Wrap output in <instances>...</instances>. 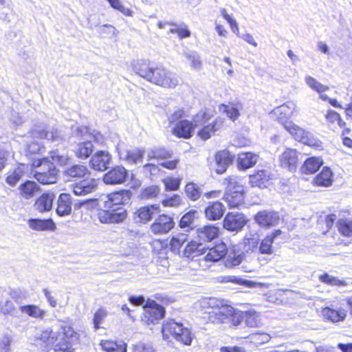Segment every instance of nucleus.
<instances>
[{
  "label": "nucleus",
  "mask_w": 352,
  "mask_h": 352,
  "mask_svg": "<svg viewBox=\"0 0 352 352\" xmlns=\"http://www.w3.org/2000/svg\"><path fill=\"white\" fill-rule=\"evenodd\" d=\"M131 65L135 74L154 85L174 89L179 84L177 74L161 65L151 66L143 60H133Z\"/></svg>",
  "instance_id": "nucleus-1"
},
{
  "label": "nucleus",
  "mask_w": 352,
  "mask_h": 352,
  "mask_svg": "<svg viewBox=\"0 0 352 352\" xmlns=\"http://www.w3.org/2000/svg\"><path fill=\"white\" fill-rule=\"evenodd\" d=\"M200 318L206 323L221 324L228 323L234 314V309L224 300L205 298L198 302Z\"/></svg>",
  "instance_id": "nucleus-2"
},
{
  "label": "nucleus",
  "mask_w": 352,
  "mask_h": 352,
  "mask_svg": "<svg viewBox=\"0 0 352 352\" xmlns=\"http://www.w3.org/2000/svg\"><path fill=\"white\" fill-rule=\"evenodd\" d=\"M69 160L67 155L58 150L52 151L47 157L35 160L32 166L36 168L34 177L43 184H54L58 175L54 164L65 165Z\"/></svg>",
  "instance_id": "nucleus-3"
},
{
  "label": "nucleus",
  "mask_w": 352,
  "mask_h": 352,
  "mask_svg": "<svg viewBox=\"0 0 352 352\" xmlns=\"http://www.w3.org/2000/svg\"><path fill=\"white\" fill-rule=\"evenodd\" d=\"M225 182L227 187L223 199L228 206L235 208L242 205L245 194L243 180L238 177L230 176L225 179Z\"/></svg>",
  "instance_id": "nucleus-4"
},
{
  "label": "nucleus",
  "mask_w": 352,
  "mask_h": 352,
  "mask_svg": "<svg viewBox=\"0 0 352 352\" xmlns=\"http://www.w3.org/2000/svg\"><path fill=\"white\" fill-rule=\"evenodd\" d=\"M63 340L61 334L50 329L42 331L36 336L37 344H43L45 346H54V352H73L68 343Z\"/></svg>",
  "instance_id": "nucleus-5"
},
{
  "label": "nucleus",
  "mask_w": 352,
  "mask_h": 352,
  "mask_svg": "<svg viewBox=\"0 0 352 352\" xmlns=\"http://www.w3.org/2000/svg\"><path fill=\"white\" fill-rule=\"evenodd\" d=\"M285 129L298 142L315 148L321 146V142L316 139L311 133L294 123L287 124Z\"/></svg>",
  "instance_id": "nucleus-6"
},
{
  "label": "nucleus",
  "mask_w": 352,
  "mask_h": 352,
  "mask_svg": "<svg viewBox=\"0 0 352 352\" xmlns=\"http://www.w3.org/2000/svg\"><path fill=\"white\" fill-rule=\"evenodd\" d=\"M127 213L125 209H113L106 208L98 210L97 217L101 223L113 224L122 223L126 218Z\"/></svg>",
  "instance_id": "nucleus-7"
},
{
  "label": "nucleus",
  "mask_w": 352,
  "mask_h": 352,
  "mask_svg": "<svg viewBox=\"0 0 352 352\" xmlns=\"http://www.w3.org/2000/svg\"><path fill=\"white\" fill-rule=\"evenodd\" d=\"M132 193L129 190H122L113 192L107 197L103 202V206L113 209H124L121 205L127 204L131 199Z\"/></svg>",
  "instance_id": "nucleus-8"
},
{
  "label": "nucleus",
  "mask_w": 352,
  "mask_h": 352,
  "mask_svg": "<svg viewBox=\"0 0 352 352\" xmlns=\"http://www.w3.org/2000/svg\"><path fill=\"white\" fill-rule=\"evenodd\" d=\"M111 162V155L107 151H98L91 157L89 164L91 168L98 171L106 170Z\"/></svg>",
  "instance_id": "nucleus-9"
},
{
  "label": "nucleus",
  "mask_w": 352,
  "mask_h": 352,
  "mask_svg": "<svg viewBox=\"0 0 352 352\" xmlns=\"http://www.w3.org/2000/svg\"><path fill=\"white\" fill-rule=\"evenodd\" d=\"M127 175L128 171L124 167L117 166L104 175L103 182L110 185L122 184L125 182Z\"/></svg>",
  "instance_id": "nucleus-10"
},
{
  "label": "nucleus",
  "mask_w": 352,
  "mask_h": 352,
  "mask_svg": "<svg viewBox=\"0 0 352 352\" xmlns=\"http://www.w3.org/2000/svg\"><path fill=\"white\" fill-rule=\"evenodd\" d=\"M175 223L171 217L167 214H161L151 226V230L155 234H164L171 230Z\"/></svg>",
  "instance_id": "nucleus-11"
},
{
  "label": "nucleus",
  "mask_w": 352,
  "mask_h": 352,
  "mask_svg": "<svg viewBox=\"0 0 352 352\" xmlns=\"http://www.w3.org/2000/svg\"><path fill=\"white\" fill-rule=\"evenodd\" d=\"M300 155L296 149L287 148L280 155V166L290 171L295 170L299 164Z\"/></svg>",
  "instance_id": "nucleus-12"
},
{
  "label": "nucleus",
  "mask_w": 352,
  "mask_h": 352,
  "mask_svg": "<svg viewBox=\"0 0 352 352\" xmlns=\"http://www.w3.org/2000/svg\"><path fill=\"white\" fill-rule=\"evenodd\" d=\"M246 223L245 216L239 212H229L223 220V227L230 231L241 230Z\"/></svg>",
  "instance_id": "nucleus-13"
},
{
  "label": "nucleus",
  "mask_w": 352,
  "mask_h": 352,
  "mask_svg": "<svg viewBox=\"0 0 352 352\" xmlns=\"http://www.w3.org/2000/svg\"><path fill=\"white\" fill-rule=\"evenodd\" d=\"M116 148L120 159L128 164H136L141 162L143 158L144 151L140 148L126 149L120 145Z\"/></svg>",
  "instance_id": "nucleus-14"
},
{
  "label": "nucleus",
  "mask_w": 352,
  "mask_h": 352,
  "mask_svg": "<svg viewBox=\"0 0 352 352\" xmlns=\"http://www.w3.org/2000/svg\"><path fill=\"white\" fill-rule=\"evenodd\" d=\"M294 106L293 103L289 102L275 108L272 112L277 121L283 124L285 129L286 128L287 124L292 123V122L288 121V120L293 114L294 109Z\"/></svg>",
  "instance_id": "nucleus-15"
},
{
  "label": "nucleus",
  "mask_w": 352,
  "mask_h": 352,
  "mask_svg": "<svg viewBox=\"0 0 352 352\" xmlns=\"http://www.w3.org/2000/svg\"><path fill=\"white\" fill-rule=\"evenodd\" d=\"M254 220L261 226L270 228L278 223L279 216L274 211L263 210L255 215Z\"/></svg>",
  "instance_id": "nucleus-16"
},
{
  "label": "nucleus",
  "mask_w": 352,
  "mask_h": 352,
  "mask_svg": "<svg viewBox=\"0 0 352 352\" xmlns=\"http://www.w3.org/2000/svg\"><path fill=\"white\" fill-rule=\"evenodd\" d=\"M98 180L93 178L86 179L73 185V192L76 195H86L96 190Z\"/></svg>",
  "instance_id": "nucleus-17"
},
{
  "label": "nucleus",
  "mask_w": 352,
  "mask_h": 352,
  "mask_svg": "<svg viewBox=\"0 0 352 352\" xmlns=\"http://www.w3.org/2000/svg\"><path fill=\"white\" fill-rule=\"evenodd\" d=\"M322 314L323 317L333 322H339L343 321L346 316V311L342 308L334 307H326L322 309Z\"/></svg>",
  "instance_id": "nucleus-18"
},
{
  "label": "nucleus",
  "mask_w": 352,
  "mask_h": 352,
  "mask_svg": "<svg viewBox=\"0 0 352 352\" xmlns=\"http://www.w3.org/2000/svg\"><path fill=\"white\" fill-rule=\"evenodd\" d=\"M195 126L187 120H179L173 128V133L179 138H190L193 133Z\"/></svg>",
  "instance_id": "nucleus-19"
},
{
  "label": "nucleus",
  "mask_w": 352,
  "mask_h": 352,
  "mask_svg": "<svg viewBox=\"0 0 352 352\" xmlns=\"http://www.w3.org/2000/svg\"><path fill=\"white\" fill-rule=\"evenodd\" d=\"M282 233L280 230H276L272 233L265 236L258 243V253L261 254L271 255L273 254L272 244L274 241Z\"/></svg>",
  "instance_id": "nucleus-20"
},
{
  "label": "nucleus",
  "mask_w": 352,
  "mask_h": 352,
  "mask_svg": "<svg viewBox=\"0 0 352 352\" xmlns=\"http://www.w3.org/2000/svg\"><path fill=\"white\" fill-rule=\"evenodd\" d=\"M204 251L206 252L204 257L206 261L216 262L226 255L228 249L224 243H220L211 248L204 250Z\"/></svg>",
  "instance_id": "nucleus-21"
},
{
  "label": "nucleus",
  "mask_w": 352,
  "mask_h": 352,
  "mask_svg": "<svg viewBox=\"0 0 352 352\" xmlns=\"http://www.w3.org/2000/svg\"><path fill=\"white\" fill-rule=\"evenodd\" d=\"M224 119L218 117L212 123L206 124L198 132V135L204 140L209 139L216 131L223 127Z\"/></svg>",
  "instance_id": "nucleus-22"
},
{
  "label": "nucleus",
  "mask_w": 352,
  "mask_h": 352,
  "mask_svg": "<svg viewBox=\"0 0 352 352\" xmlns=\"http://www.w3.org/2000/svg\"><path fill=\"white\" fill-rule=\"evenodd\" d=\"M28 165L21 164L16 168L10 170L7 173L6 183L10 186H14L18 182L28 173Z\"/></svg>",
  "instance_id": "nucleus-23"
},
{
  "label": "nucleus",
  "mask_w": 352,
  "mask_h": 352,
  "mask_svg": "<svg viewBox=\"0 0 352 352\" xmlns=\"http://www.w3.org/2000/svg\"><path fill=\"white\" fill-rule=\"evenodd\" d=\"M56 213L60 216H66L72 212L71 195L67 193H61L57 200Z\"/></svg>",
  "instance_id": "nucleus-24"
},
{
  "label": "nucleus",
  "mask_w": 352,
  "mask_h": 352,
  "mask_svg": "<svg viewBox=\"0 0 352 352\" xmlns=\"http://www.w3.org/2000/svg\"><path fill=\"white\" fill-rule=\"evenodd\" d=\"M19 191L23 199H30L40 191V186L35 182L28 180L19 186Z\"/></svg>",
  "instance_id": "nucleus-25"
},
{
  "label": "nucleus",
  "mask_w": 352,
  "mask_h": 352,
  "mask_svg": "<svg viewBox=\"0 0 352 352\" xmlns=\"http://www.w3.org/2000/svg\"><path fill=\"white\" fill-rule=\"evenodd\" d=\"M28 224L32 230L35 231H53L56 229V225L51 219H30Z\"/></svg>",
  "instance_id": "nucleus-26"
},
{
  "label": "nucleus",
  "mask_w": 352,
  "mask_h": 352,
  "mask_svg": "<svg viewBox=\"0 0 352 352\" xmlns=\"http://www.w3.org/2000/svg\"><path fill=\"white\" fill-rule=\"evenodd\" d=\"M270 179V173L265 170H261L256 173L250 175V184L252 187L263 188L267 187Z\"/></svg>",
  "instance_id": "nucleus-27"
},
{
  "label": "nucleus",
  "mask_w": 352,
  "mask_h": 352,
  "mask_svg": "<svg viewBox=\"0 0 352 352\" xmlns=\"http://www.w3.org/2000/svg\"><path fill=\"white\" fill-rule=\"evenodd\" d=\"M218 233L219 228L214 226H205L197 230V239L202 243L211 241L217 237Z\"/></svg>",
  "instance_id": "nucleus-28"
},
{
  "label": "nucleus",
  "mask_w": 352,
  "mask_h": 352,
  "mask_svg": "<svg viewBox=\"0 0 352 352\" xmlns=\"http://www.w3.org/2000/svg\"><path fill=\"white\" fill-rule=\"evenodd\" d=\"M182 323L175 322L173 320H166L162 326V333L165 340H169L171 338H175L179 333L182 327Z\"/></svg>",
  "instance_id": "nucleus-29"
},
{
  "label": "nucleus",
  "mask_w": 352,
  "mask_h": 352,
  "mask_svg": "<svg viewBox=\"0 0 352 352\" xmlns=\"http://www.w3.org/2000/svg\"><path fill=\"white\" fill-rule=\"evenodd\" d=\"M215 161L217 164V173L222 174L226 172L228 166L231 164L232 157L229 151L223 150L216 154Z\"/></svg>",
  "instance_id": "nucleus-30"
},
{
  "label": "nucleus",
  "mask_w": 352,
  "mask_h": 352,
  "mask_svg": "<svg viewBox=\"0 0 352 352\" xmlns=\"http://www.w3.org/2000/svg\"><path fill=\"white\" fill-rule=\"evenodd\" d=\"M224 211L225 207L221 202H211L205 209L206 217L209 220H218L222 217Z\"/></svg>",
  "instance_id": "nucleus-31"
},
{
  "label": "nucleus",
  "mask_w": 352,
  "mask_h": 352,
  "mask_svg": "<svg viewBox=\"0 0 352 352\" xmlns=\"http://www.w3.org/2000/svg\"><path fill=\"white\" fill-rule=\"evenodd\" d=\"M246 259L245 254L243 252H240L236 250L227 252L224 256V263L227 268H233L238 266Z\"/></svg>",
  "instance_id": "nucleus-32"
},
{
  "label": "nucleus",
  "mask_w": 352,
  "mask_h": 352,
  "mask_svg": "<svg viewBox=\"0 0 352 352\" xmlns=\"http://www.w3.org/2000/svg\"><path fill=\"white\" fill-rule=\"evenodd\" d=\"M54 195L52 192L43 193L36 201L34 207L40 212L50 211L52 208Z\"/></svg>",
  "instance_id": "nucleus-33"
},
{
  "label": "nucleus",
  "mask_w": 352,
  "mask_h": 352,
  "mask_svg": "<svg viewBox=\"0 0 352 352\" xmlns=\"http://www.w3.org/2000/svg\"><path fill=\"white\" fill-rule=\"evenodd\" d=\"M93 151L94 145L91 140L78 143L74 150L76 156L82 160L88 158Z\"/></svg>",
  "instance_id": "nucleus-34"
},
{
  "label": "nucleus",
  "mask_w": 352,
  "mask_h": 352,
  "mask_svg": "<svg viewBox=\"0 0 352 352\" xmlns=\"http://www.w3.org/2000/svg\"><path fill=\"white\" fill-rule=\"evenodd\" d=\"M257 160V155L250 152L242 153L238 156V166L240 169H248L255 165Z\"/></svg>",
  "instance_id": "nucleus-35"
},
{
  "label": "nucleus",
  "mask_w": 352,
  "mask_h": 352,
  "mask_svg": "<svg viewBox=\"0 0 352 352\" xmlns=\"http://www.w3.org/2000/svg\"><path fill=\"white\" fill-rule=\"evenodd\" d=\"M204 250L205 247L203 246V243L199 241V242L192 241L187 244L183 254L186 257L194 258L205 254L206 252Z\"/></svg>",
  "instance_id": "nucleus-36"
},
{
  "label": "nucleus",
  "mask_w": 352,
  "mask_h": 352,
  "mask_svg": "<svg viewBox=\"0 0 352 352\" xmlns=\"http://www.w3.org/2000/svg\"><path fill=\"white\" fill-rule=\"evenodd\" d=\"M20 311L31 318L42 320L46 314V311L35 305H23L19 307Z\"/></svg>",
  "instance_id": "nucleus-37"
},
{
  "label": "nucleus",
  "mask_w": 352,
  "mask_h": 352,
  "mask_svg": "<svg viewBox=\"0 0 352 352\" xmlns=\"http://www.w3.org/2000/svg\"><path fill=\"white\" fill-rule=\"evenodd\" d=\"M333 182V172L328 167L322 168V171L314 178V183L319 186L328 187Z\"/></svg>",
  "instance_id": "nucleus-38"
},
{
  "label": "nucleus",
  "mask_w": 352,
  "mask_h": 352,
  "mask_svg": "<svg viewBox=\"0 0 352 352\" xmlns=\"http://www.w3.org/2000/svg\"><path fill=\"white\" fill-rule=\"evenodd\" d=\"M32 134L33 137L41 139H46L48 141H51L52 142H54L63 139L60 133L57 129H52L51 131L34 129L32 132Z\"/></svg>",
  "instance_id": "nucleus-39"
},
{
  "label": "nucleus",
  "mask_w": 352,
  "mask_h": 352,
  "mask_svg": "<svg viewBox=\"0 0 352 352\" xmlns=\"http://www.w3.org/2000/svg\"><path fill=\"white\" fill-rule=\"evenodd\" d=\"M165 314L164 308L162 306H159L157 308L146 309L144 315L145 322L149 324H155L157 323L158 320L162 319Z\"/></svg>",
  "instance_id": "nucleus-40"
},
{
  "label": "nucleus",
  "mask_w": 352,
  "mask_h": 352,
  "mask_svg": "<svg viewBox=\"0 0 352 352\" xmlns=\"http://www.w3.org/2000/svg\"><path fill=\"white\" fill-rule=\"evenodd\" d=\"M242 105L239 102L230 103L229 104H222L219 107V110L226 113L227 116L232 121H235L240 116L239 110Z\"/></svg>",
  "instance_id": "nucleus-41"
},
{
  "label": "nucleus",
  "mask_w": 352,
  "mask_h": 352,
  "mask_svg": "<svg viewBox=\"0 0 352 352\" xmlns=\"http://www.w3.org/2000/svg\"><path fill=\"white\" fill-rule=\"evenodd\" d=\"M322 163V160L320 157H309L304 162L301 168L302 172L306 174L314 173L319 169Z\"/></svg>",
  "instance_id": "nucleus-42"
},
{
  "label": "nucleus",
  "mask_w": 352,
  "mask_h": 352,
  "mask_svg": "<svg viewBox=\"0 0 352 352\" xmlns=\"http://www.w3.org/2000/svg\"><path fill=\"white\" fill-rule=\"evenodd\" d=\"M100 345L107 352H126V344L123 341L113 342L109 340L102 341Z\"/></svg>",
  "instance_id": "nucleus-43"
},
{
  "label": "nucleus",
  "mask_w": 352,
  "mask_h": 352,
  "mask_svg": "<svg viewBox=\"0 0 352 352\" xmlns=\"http://www.w3.org/2000/svg\"><path fill=\"white\" fill-rule=\"evenodd\" d=\"M159 212V206L153 204L149 206H144L140 208L138 210V216L140 221L146 223L150 221L155 213Z\"/></svg>",
  "instance_id": "nucleus-44"
},
{
  "label": "nucleus",
  "mask_w": 352,
  "mask_h": 352,
  "mask_svg": "<svg viewBox=\"0 0 352 352\" xmlns=\"http://www.w3.org/2000/svg\"><path fill=\"white\" fill-rule=\"evenodd\" d=\"M87 172L88 169L87 166L81 164H75L67 168L64 171V174L68 177L80 178L84 177Z\"/></svg>",
  "instance_id": "nucleus-45"
},
{
  "label": "nucleus",
  "mask_w": 352,
  "mask_h": 352,
  "mask_svg": "<svg viewBox=\"0 0 352 352\" xmlns=\"http://www.w3.org/2000/svg\"><path fill=\"white\" fill-rule=\"evenodd\" d=\"M197 212L191 210L184 215L180 219L179 227L184 229L186 232H188L194 227V221Z\"/></svg>",
  "instance_id": "nucleus-46"
},
{
  "label": "nucleus",
  "mask_w": 352,
  "mask_h": 352,
  "mask_svg": "<svg viewBox=\"0 0 352 352\" xmlns=\"http://www.w3.org/2000/svg\"><path fill=\"white\" fill-rule=\"evenodd\" d=\"M188 234L186 233L179 232L175 234L170 239V248L173 252H177L182 245L187 241Z\"/></svg>",
  "instance_id": "nucleus-47"
},
{
  "label": "nucleus",
  "mask_w": 352,
  "mask_h": 352,
  "mask_svg": "<svg viewBox=\"0 0 352 352\" xmlns=\"http://www.w3.org/2000/svg\"><path fill=\"white\" fill-rule=\"evenodd\" d=\"M184 56L188 60L190 67L194 70H200L202 67V61L199 54L195 51L185 52Z\"/></svg>",
  "instance_id": "nucleus-48"
},
{
  "label": "nucleus",
  "mask_w": 352,
  "mask_h": 352,
  "mask_svg": "<svg viewBox=\"0 0 352 352\" xmlns=\"http://www.w3.org/2000/svg\"><path fill=\"white\" fill-rule=\"evenodd\" d=\"M58 333L62 335V337L64 338L63 341L67 342L69 347H71V342H76L78 340V333L69 326L63 327V331L58 332ZM71 350L72 351V349Z\"/></svg>",
  "instance_id": "nucleus-49"
},
{
  "label": "nucleus",
  "mask_w": 352,
  "mask_h": 352,
  "mask_svg": "<svg viewBox=\"0 0 352 352\" xmlns=\"http://www.w3.org/2000/svg\"><path fill=\"white\" fill-rule=\"evenodd\" d=\"M246 324L250 327H257L261 324L260 315L254 311H248L245 313Z\"/></svg>",
  "instance_id": "nucleus-50"
},
{
  "label": "nucleus",
  "mask_w": 352,
  "mask_h": 352,
  "mask_svg": "<svg viewBox=\"0 0 352 352\" xmlns=\"http://www.w3.org/2000/svg\"><path fill=\"white\" fill-rule=\"evenodd\" d=\"M305 81L311 89L316 91L318 94H321V92H325L329 90L328 86L321 84L316 78L310 76H305Z\"/></svg>",
  "instance_id": "nucleus-51"
},
{
  "label": "nucleus",
  "mask_w": 352,
  "mask_h": 352,
  "mask_svg": "<svg viewBox=\"0 0 352 352\" xmlns=\"http://www.w3.org/2000/svg\"><path fill=\"white\" fill-rule=\"evenodd\" d=\"M171 152L164 148H154L148 153V159H167L171 157Z\"/></svg>",
  "instance_id": "nucleus-52"
},
{
  "label": "nucleus",
  "mask_w": 352,
  "mask_h": 352,
  "mask_svg": "<svg viewBox=\"0 0 352 352\" xmlns=\"http://www.w3.org/2000/svg\"><path fill=\"white\" fill-rule=\"evenodd\" d=\"M185 192L187 197L193 201L199 199L201 195L200 188L194 183L187 184L185 188Z\"/></svg>",
  "instance_id": "nucleus-53"
},
{
  "label": "nucleus",
  "mask_w": 352,
  "mask_h": 352,
  "mask_svg": "<svg viewBox=\"0 0 352 352\" xmlns=\"http://www.w3.org/2000/svg\"><path fill=\"white\" fill-rule=\"evenodd\" d=\"M258 239L256 237L245 238L244 239L243 252L258 254Z\"/></svg>",
  "instance_id": "nucleus-54"
},
{
  "label": "nucleus",
  "mask_w": 352,
  "mask_h": 352,
  "mask_svg": "<svg viewBox=\"0 0 352 352\" xmlns=\"http://www.w3.org/2000/svg\"><path fill=\"white\" fill-rule=\"evenodd\" d=\"M175 339L185 345H190L192 337L190 330L182 326L179 330V333H178Z\"/></svg>",
  "instance_id": "nucleus-55"
},
{
  "label": "nucleus",
  "mask_w": 352,
  "mask_h": 352,
  "mask_svg": "<svg viewBox=\"0 0 352 352\" xmlns=\"http://www.w3.org/2000/svg\"><path fill=\"white\" fill-rule=\"evenodd\" d=\"M160 192V189L157 186H151L144 188L140 194L142 199H153L157 197Z\"/></svg>",
  "instance_id": "nucleus-56"
},
{
  "label": "nucleus",
  "mask_w": 352,
  "mask_h": 352,
  "mask_svg": "<svg viewBox=\"0 0 352 352\" xmlns=\"http://www.w3.org/2000/svg\"><path fill=\"white\" fill-rule=\"evenodd\" d=\"M219 280L221 283H234L241 285H245L248 287H252L253 283L248 280H243L240 278H237L234 276H222L219 278Z\"/></svg>",
  "instance_id": "nucleus-57"
},
{
  "label": "nucleus",
  "mask_w": 352,
  "mask_h": 352,
  "mask_svg": "<svg viewBox=\"0 0 352 352\" xmlns=\"http://www.w3.org/2000/svg\"><path fill=\"white\" fill-rule=\"evenodd\" d=\"M338 229L342 234L350 236L352 235V221L340 219L338 221Z\"/></svg>",
  "instance_id": "nucleus-58"
},
{
  "label": "nucleus",
  "mask_w": 352,
  "mask_h": 352,
  "mask_svg": "<svg viewBox=\"0 0 352 352\" xmlns=\"http://www.w3.org/2000/svg\"><path fill=\"white\" fill-rule=\"evenodd\" d=\"M98 32L103 36L113 37L118 35V31L114 26L109 24H105L99 27Z\"/></svg>",
  "instance_id": "nucleus-59"
},
{
  "label": "nucleus",
  "mask_w": 352,
  "mask_h": 352,
  "mask_svg": "<svg viewBox=\"0 0 352 352\" xmlns=\"http://www.w3.org/2000/svg\"><path fill=\"white\" fill-rule=\"evenodd\" d=\"M12 338L8 333L0 334V352H10Z\"/></svg>",
  "instance_id": "nucleus-60"
},
{
  "label": "nucleus",
  "mask_w": 352,
  "mask_h": 352,
  "mask_svg": "<svg viewBox=\"0 0 352 352\" xmlns=\"http://www.w3.org/2000/svg\"><path fill=\"white\" fill-rule=\"evenodd\" d=\"M163 183L167 190H177L180 185V179L174 177H166L163 179Z\"/></svg>",
  "instance_id": "nucleus-61"
},
{
  "label": "nucleus",
  "mask_w": 352,
  "mask_h": 352,
  "mask_svg": "<svg viewBox=\"0 0 352 352\" xmlns=\"http://www.w3.org/2000/svg\"><path fill=\"white\" fill-rule=\"evenodd\" d=\"M107 1L109 3V4L111 5V6L113 8L120 11L124 15H126V16H131L132 15V11L130 9L125 8L122 4V3L120 0H107Z\"/></svg>",
  "instance_id": "nucleus-62"
},
{
  "label": "nucleus",
  "mask_w": 352,
  "mask_h": 352,
  "mask_svg": "<svg viewBox=\"0 0 352 352\" xmlns=\"http://www.w3.org/2000/svg\"><path fill=\"white\" fill-rule=\"evenodd\" d=\"M221 13L223 18L227 21V22L229 23L232 31L236 34L237 36H239V29L238 26V23L234 19H233L231 16H230L227 12H226L225 9H223L221 10Z\"/></svg>",
  "instance_id": "nucleus-63"
},
{
  "label": "nucleus",
  "mask_w": 352,
  "mask_h": 352,
  "mask_svg": "<svg viewBox=\"0 0 352 352\" xmlns=\"http://www.w3.org/2000/svg\"><path fill=\"white\" fill-rule=\"evenodd\" d=\"M107 316V311L104 309H99L94 314V325L95 329L100 328V324Z\"/></svg>",
  "instance_id": "nucleus-64"
}]
</instances>
